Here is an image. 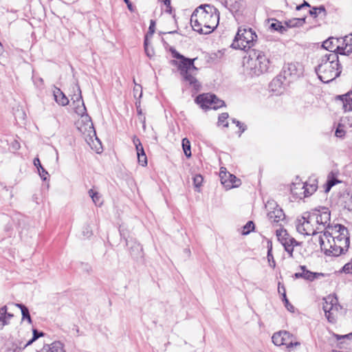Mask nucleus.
Here are the masks:
<instances>
[{"label": "nucleus", "mask_w": 352, "mask_h": 352, "mask_svg": "<svg viewBox=\"0 0 352 352\" xmlns=\"http://www.w3.org/2000/svg\"><path fill=\"white\" fill-rule=\"evenodd\" d=\"M65 352L63 344L60 342H54L51 344L50 347H47L46 352Z\"/></svg>", "instance_id": "33"}, {"label": "nucleus", "mask_w": 352, "mask_h": 352, "mask_svg": "<svg viewBox=\"0 0 352 352\" xmlns=\"http://www.w3.org/2000/svg\"><path fill=\"white\" fill-rule=\"evenodd\" d=\"M272 243L271 241L267 242V260L270 265L274 268L276 265L275 261L274 259V256L272 255Z\"/></svg>", "instance_id": "35"}, {"label": "nucleus", "mask_w": 352, "mask_h": 352, "mask_svg": "<svg viewBox=\"0 0 352 352\" xmlns=\"http://www.w3.org/2000/svg\"><path fill=\"white\" fill-rule=\"evenodd\" d=\"M229 173H227L226 168L224 167H221L220 168L219 177L221 179V184L225 186L226 189H230L234 185L235 182H229L227 179V176Z\"/></svg>", "instance_id": "26"}, {"label": "nucleus", "mask_w": 352, "mask_h": 352, "mask_svg": "<svg viewBox=\"0 0 352 352\" xmlns=\"http://www.w3.org/2000/svg\"><path fill=\"white\" fill-rule=\"evenodd\" d=\"M300 267L302 272H297L294 274L296 278H302L309 281H313L320 276H323V274L322 273L312 272L307 270L304 265H301Z\"/></svg>", "instance_id": "22"}, {"label": "nucleus", "mask_w": 352, "mask_h": 352, "mask_svg": "<svg viewBox=\"0 0 352 352\" xmlns=\"http://www.w3.org/2000/svg\"><path fill=\"white\" fill-rule=\"evenodd\" d=\"M311 215L310 219L315 221V223L317 224V227L321 228L320 232H322L323 230H329L332 226H330V211L327 208H322L319 210H314L311 212H309Z\"/></svg>", "instance_id": "9"}, {"label": "nucleus", "mask_w": 352, "mask_h": 352, "mask_svg": "<svg viewBox=\"0 0 352 352\" xmlns=\"http://www.w3.org/2000/svg\"><path fill=\"white\" fill-rule=\"evenodd\" d=\"M256 38V33L251 28L239 27L231 47L246 51L254 45Z\"/></svg>", "instance_id": "6"}, {"label": "nucleus", "mask_w": 352, "mask_h": 352, "mask_svg": "<svg viewBox=\"0 0 352 352\" xmlns=\"http://www.w3.org/2000/svg\"><path fill=\"white\" fill-rule=\"evenodd\" d=\"M340 43L338 45V52L342 55H349L352 52V34L340 38Z\"/></svg>", "instance_id": "17"}, {"label": "nucleus", "mask_w": 352, "mask_h": 352, "mask_svg": "<svg viewBox=\"0 0 352 352\" xmlns=\"http://www.w3.org/2000/svg\"><path fill=\"white\" fill-rule=\"evenodd\" d=\"M303 65L298 62H293L285 64L283 68V74L285 79L289 78V80H294L303 74Z\"/></svg>", "instance_id": "12"}, {"label": "nucleus", "mask_w": 352, "mask_h": 352, "mask_svg": "<svg viewBox=\"0 0 352 352\" xmlns=\"http://www.w3.org/2000/svg\"><path fill=\"white\" fill-rule=\"evenodd\" d=\"M2 51H3V47H2L1 43H0V54L2 53Z\"/></svg>", "instance_id": "60"}, {"label": "nucleus", "mask_w": 352, "mask_h": 352, "mask_svg": "<svg viewBox=\"0 0 352 352\" xmlns=\"http://www.w3.org/2000/svg\"><path fill=\"white\" fill-rule=\"evenodd\" d=\"M337 182H338V181H336L334 179H331V180H329L328 182H327V190H329L330 188L333 186Z\"/></svg>", "instance_id": "50"}, {"label": "nucleus", "mask_w": 352, "mask_h": 352, "mask_svg": "<svg viewBox=\"0 0 352 352\" xmlns=\"http://www.w3.org/2000/svg\"><path fill=\"white\" fill-rule=\"evenodd\" d=\"M318 78L324 83H329L338 77L342 72L338 55L334 52H327L322 55L316 67Z\"/></svg>", "instance_id": "4"}, {"label": "nucleus", "mask_w": 352, "mask_h": 352, "mask_svg": "<svg viewBox=\"0 0 352 352\" xmlns=\"http://www.w3.org/2000/svg\"><path fill=\"white\" fill-rule=\"evenodd\" d=\"M137 155H138V163L142 166H146L147 165V157H146L145 153L143 154H139Z\"/></svg>", "instance_id": "41"}, {"label": "nucleus", "mask_w": 352, "mask_h": 352, "mask_svg": "<svg viewBox=\"0 0 352 352\" xmlns=\"http://www.w3.org/2000/svg\"><path fill=\"white\" fill-rule=\"evenodd\" d=\"M120 236L125 239V234L124 232V230L121 228V227L120 228Z\"/></svg>", "instance_id": "58"}, {"label": "nucleus", "mask_w": 352, "mask_h": 352, "mask_svg": "<svg viewBox=\"0 0 352 352\" xmlns=\"http://www.w3.org/2000/svg\"><path fill=\"white\" fill-rule=\"evenodd\" d=\"M34 165L37 168L40 177L43 180L45 181L47 179V176L48 175V173L42 166L38 158H34Z\"/></svg>", "instance_id": "30"}, {"label": "nucleus", "mask_w": 352, "mask_h": 352, "mask_svg": "<svg viewBox=\"0 0 352 352\" xmlns=\"http://www.w3.org/2000/svg\"><path fill=\"white\" fill-rule=\"evenodd\" d=\"M273 22L270 24V28L274 31L278 32L279 33L283 34L287 31L285 25H283L282 23L277 19H272Z\"/></svg>", "instance_id": "29"}, {"label": "nucleus", "mask_w": 352, "mask_h": 352, "mask_svg": "<svg viewBox=\"0 0 352 352\" xmlns=\"http://www.w3.org/2000/svg\"><path fill=\"white\" fill-rule=\"evenodd\" d=\"M266 208H273V210L267 212V217L272 222L278 223L285 219V214L283 210L276 205L274 201H267L265 205Z\"/></svg>", "instance_id": "15"}, {"label": "nucleus", "mask_w": 352, "mask_h": 352, "mask_svg": "<svg viewBox=\"0 0 352 352\" xmlns=\"http://www.w3.org/2000/svg\"><path fill=\"white\" fill-rule=\"evenodd\" d=\"M336 102L344 111H352V91L336 97Z\"/></svg>", "instance_id": "19"}, {"label": "nucleus", "mask_w": 352, "mask_h": 352, "mask_svg": "<svg viewBox=\"0 0 352 352\" xmlns=\"http://www.w3.org/2000/svg\"><path fill=\"white\" fill-rule=\"evenodd\" d=\"M270 61L263 52L254 51L250 54L246 63V67L252 76H260L267 72Z\"/></svg>", "instance_id": "5"}, {"label": "nucleus", "mask_w": 352, "mask_h": 352, "mask_svg": "<svg viewBox=\"0 0 352 352\" xmlns=\"http://www.w3.org/2000/svg\"><path fill=\"white\" fill-rule=\"evenodd\" d=\"M16 306L19 307L21 311L22 320H27L29 324H32V320L30 314L29 309L23 304H16Z\"/></svg>", "instance_id": "31"}, {"label": "nucleus", "mask_w": 352, "mask_h": 352, "mask_svg": "<svg viewBox=\"0 0 352 352\" xmlns=\"http://www.w3.org/2000/svg\"><path fill=\"white\" fill-rule=\"evenodd\" d=\"M276 233L278 240L283 245L285 250L291 257H293L294 248L299 245L298 242L283 228L276 230Z\"/></svg>", "instance_id": "11"}, {"label": "nucleus", "mask_w": 352, "mask_h": 352, "mask_svg": "<svg viewBox=\"0 0 352 352\" xmlns=\"http://www.w3.org/2000/svg\"><path fill=\"white\" fill-rule=\"evenodd\" d=\"M305 23V17L294 18L285 21V27L287 28L302 26Z\"/></svg>", "instance_id": "28"}, {"label": "nucleus", "mask_w": 352, "mask_h": 352, "mask_svg": "<svg viewBox=\"0 0 352 352\" xmlns=\"http://www.w3.org/2000/svg\"><path fill=\"white\" fill-rule=\"evenodd\" d=\"M232 122L234 123L240 129L239 135L241 136V135L246 130V126L236 119H233Z\"/></svg>", "instance_id": "45"}, {"label": "nucleus", "mask_w": 352, "mask_h": 352, "mask_svg": "<svg viewBox=\"0 0 352 352\" xmlns=\"http://www.w3.org/2000/svg\"><path fill=\"white\" fill-rule=\"evenodd\" d=\"M273 343L276 346L285 345L287 348H291L294 346H299L298 342H293L292 336L286 331H282L274 333L272 337Z\"/></svg>", "instance_id": "13"}, {"label": "nucleus", "mask_w": 352, "mask_h": 352, "mask_svg": "<svg viewBox=\"0 0 352 352\" xmlns=\"http://www.w3.org/2000/svg\"><path fill=\"white\" fill-rule=\"evenodd\" d=\"M310 8V5L309 3H307V1H304L303 3L300 4V5H298L296 6V10H302V8Z\"/></svg>", "instance_id": "47"}, {"label": "nucleus", "mask_w": 352, "mask_h": 352, "mask_svg": "<svg viewBox=\"0 0 352 352\" xmlns=\"http://www.w3.org/2000/svg\"><path fill=\"white\" fill-rule=\"evenodd\" d=\"M46 349H47L43 348V349L41 351V352H46ZM48 352H50V351H48Z\"/></svg>", "instance_id": "62"}, {"label": "nucleus", "mask_w": 352, "mask_h": 352, "mask_svg": "<svg viewBox=\"0 0 352 352\" xmlns=\"http://www.w3.org/2000/svg\"><path fill=\"white\" fill-rule=\"evenodd\" d=\"M182 148H183L184 153L185 155L188 158L190 157L192 154H191V151H190V141L188 140V139L185 138L182 140Z\"/></svg>", "instance_id": "34"}, {"label": "nucleus", "mask_w": 352, "mask_h": 352, "mask_svg": "<svg viewBox=\"0 0 352 352\" xmlns=\"http://www.w3.org/2000/svg\"><path fill=\"white\" fill-rule=\"evenodd\" d=\"M53 92H54V99L57 103H58L59 104H60L62 106H65V105L68 104V103H69L68 98L65 96V95L63 94V92L59 88L54 87Z\"/></svg>", "instance_id": "25"}, {"label": "nucleus", "mask_w": 352, "mask_h": 352, "mask_svg": "<svg viewBox=\"0 0 352 352\" xmlns=\"http://www.w3.org/2000/svg\"><path fill=\"white\" fill-rule=\"evenodd\" d=\"M125 3L127 5V7L129 8V10L132 11L133 10V8H132V4L130 2L129 0H123Z\"/></svg>", "instance_id": "54"}, {"label": "nucleus", "mask_w": 352, "mask_h": 352, "mask_svg": "<svg viewBox=\"0 0 352 352\" xmlns=\"http://www.w3.org/2000/svg\"><path fill=\"white\" fill-rule=\"evenodd\" d=\"M340 39L334 37H330L322 43V47L329 51V52H334L337 54L338 52L337 46L340 45Z\"/></svg>", "instance_id": "23"}, {"label": "nucleus", "mask_w": 352, "mask_h": 352, "mask_svg": "<svg viewBox=\"0 0 352 352\" xmlns=\"http://www.w3.org/2000/svg\"><path fill=\"white\" fill-rule=\"evenodd\" d=\"M133 143L134 144L135 146H136L137 145L140 146V144H142L140 139L138 138L136 136H133Z\"/></svg>", "instance_id": "52"}, {"label": "nucleus", "mask_w": 352, "mask_h": 352, "mask_svg": "<svg viewBox=\"0 0 352 352\" xmlns=\"http://www.w3.org/2000/svg\"><path fill=\"white\" fill-rule=\"evenodd\" d=\"M126 244L129 248V252L131 256L138 259L143 257V249L141 245L135 239H131L130 240L125 239Z\"/></svg>", "instance_id": "18"}, {"label": "nucleus", "mask_w": 352, "mask_h": 352, "mask_svg": "<svg viewBox=\"0 0 352 352\" xmlns=\"http://www.w3.org/2000/svg\"><path fill=\"white\" fill-rule=\"evenodd\" d=\"M298 186H301L300 190L302 192H297L296 190L298 188L296 185H294L292 188V192L300 198H302V197H307L311 195L317 189V185L315 184H309L307 183H299Z\"/></svg>", "instance_id": "16"}, {"label": "nucleus", "mask_w": 352, "mask_h": 352, "mask_svg": "<svg viewBox=\"0 0 352 352\" xmlns=\"http://www.w3.org/2000/svg\"><path fill=\"white\" fill-rule=\"evenodd\" d=\"M214 95L210 94H204L199 95L195 102L199 104L203 109H211L212 104V100H214Z\"/></svg>", "instance_id": "21"}, {"label": "nucleus", "mask_w": 352, "mask_h": 352, "mask_svg": "<svg viewBox=\"0 0 352 352\" xmlns=\"http://www.w3.org/2000/svg\"><path fill=\"white\" fill-rule=\"evenodd\" d=\"M285 307L287 308V309L291 312H294V307L292 305H291L289 302L288 300H286L285 302Z\"/></svg>", "instance_id": "48"}, {"label": "nucleus", "mask_w": 352, "mask_h": 352, "mask_svg": "<svg viewBox=\"0 0 352 352\" xmlns=\"http://www.w3.org/2000/svg\"><path fill=\"white\" fill-rule=\"evenodd\" d=\"M227 179L228 181H230L232 182H235L234 184L236 185L233 186L232 188H235V187H238L240 184H241V181L239 179L236 178V176H234V175H232L230 173H228V176H227Z\"/></svg>", "instance_id": "40"}, {"label": "nucleus", "mask_w": 352, "mask_h": 352, "mask_svg": "<svg viewBox=\"0 0 352 352\" xmlns=\"http://www.w3.org/2000/svg\"><path fill=\"white\" fill-rule=\"evenodd\" d=\"M282 288H283V301L284 302H285L286 300H288V299L287 298V296H286L285 287L283 286H282Z\"/></svg>", "instance_id": "55"}, {"label": "nucleus", "mask_w": 352, "mask_h": 352, "mask_svg": "<svg viewBox=\"0 0 352 352\" xmlns=\"http://www.w3.org/2000/svg\"><path fill=\"white\" fill-rule=\"evenodd\" d=\"M85 120L87 121L86 124L83 126L80 125L78 126V129L85 135V139L86 142L89 144V146L93 148L91 144H93L96 148L97 153H100L99 148H96V146L94 144V140L96 141L97 143H100L98 138L96 136V131L94 129L93 123L91 120V118L87 115L85 116Z\"/></svg>", "instance_id": "10"}, {"label": "nucleus", "mask_w": 352, "mask_h": 352, "mask_svg": "<svg viewBox=\"0 0 352 352\" xmlns=\"http://www.w3.org/2000/svg\"><path fill=\"white\" fill-rule=\"evenodd\" d=\"M83 233H84V235L89 236V235H91V232L89 231V228H86V230L83 231Z\"/></svg>", "instance_id": "56"}, {"label": "nucleus", "mask_w": 352, "mask_h": 352, "mask_svg": "<svg viewBox=\"0 0 352 352\" xmlns=\"http://www.w3.org/2000/svg\"><path fill=\"white\" fill-rule=\"evenodd\" d=\"M311 215L306 212L298 219L296 222L297 231L304 235L315 236L317 233H321V228L315 226V221L310 219Z\"/></svg>", "instance_id": "8"}, {"label": "nucleus", "mask_w": 352, "mask_h": 352, "mask_svg": "<svg viewBox=\"0 0 352 352\" xmlns=\"http://www.w3.org/2000/svg\"><path fill=\"white\" fill-rule=\"evenodd\" d=\"M137 111L138 114H142V109L137 107Z\"/></svg>", "instance_id": "59"}, {"label": "nucleus", "mask_w": 352, "mask_h": 352, "mask_svg": "<svg viewBox=\"0 0 352 352\" xmlns=\"http://www.w3.org/2000/svg\"><path fill=\"white\" fill-rule=\"evenodd\" d=\"M278 292H279V293L283 292V288H282V287H280V285L278 286Z\"/></svg>", "instance_id": "61"}, {"label": "nucleus", "mask_w": 352, "mask_h": 352, "mask_svg": "<svg viewBox=\"0 0 352 352\" xmlns=\"http://www.w3.org/2000/svg\"><path fill=\"white\" fill-rule=\"evenodd\" d=\"M228 118V113H222L219 115L218 118V124L219 125H223L225 127L228 126V122L226 121V120Z\"/></svg>", "instance_id": "38"}, {"label": "nucleus", "mask_w": 352, "mask_h": 352, "mask_svg": "<svg viewBox=\"0 0 352 352\" xmlns=\"http://www.w3.org/2000/svg\"><path fill=\"white\" fill-rule=\"evenodd\" d=\"M135 149L137 151V155L143 154L145 153L142 144H140V146L137 145L135 146Z\"/></svg>", "instance_id": "49"}, {"label": "nucleus", "mask_w": 352, "mask_h": 352, "mask_svg": "<svg viewBox=\"0 0 352 352\" xmlns=\"http://www.w3.org/2000/svg\"><path fill=\"white\" fill-rule=\"evenodd\" d=\"M76 91L78 94H74L72 97V100L73 101L74 108L75 110V112L82 117L84 116V115L86 113V107L85 106L82 95H81V90L80 89V87L76 85Z\"/></svg>", "instance_id": "14"}, {"label": "nucleus", "mask_w": 352, "mask_h": 352, "mask_svg": "<svg viewBox=\"0 0 352 352\" xmlns=\"http://www.w3.org/2000/svg\"><path fill=\"white\" fill-rule=\"evenodd\" d=\"M299 183H300V182H298V183H296V184H293V185H292V186L291 189L294 187V185H296V186L298 187V188H297L296 190L297 192H302V191H301V190H300V187H301V186H298V184H299Z\"/></svg>", "instance_id": "57"}, {"label": "nucleus", "mask_w": 352, "mask_h": 352, "mask_svg": "<svg viewBox=\"0 0 352 352\" xmlns=\"http://www.w3.org/2000/svg\"><path fill=\"white\" fill-rule=\"evenodd\" d=\"M44 336V333L42 331H38L36 329H32V336L30 339L27 340L25 342L24 340H21L19 342L17 348L13 350V352H19L21 349H24L28 346L32 344L34 342H35L38 338Z\"/></svg>", "instance_id": "20"}, {"label": "nucleus", "mask_w": 352, "mask_h": 352, "mask_svg": "<svg viewBox=\"0 0 352 352\" xmlns=\"http://www.w3.org/2000/svg\"><path fill=\"white\" fill-rule=\"evenodd\" d=\"M173 57L177 60H172V65L176 66L182 76L183 82L198 91L201 85L196 78L198 68L195 65V58H186L179 54L176 50L170 49Z\"/></svg>", "instance_id": "3"}, {"label": "nucleus", "mask_w": 352, "mask_h": 352, "mask_svg": "<svg viewBox=\"0 0 352 352\" xmlns=\"http://www.w3.org/2000/svg\"><path fill=\"white\" fill-rule=\"evenodd\" d=\"M225 105L224 101L219 100L214 95V100H212V104L211 106V109H217Z\"/></svg>", "instance_id": "39"}, {"label": "nucleus", "mask_w": 352, "mask_h": 352, "mask_svg": "<svg viewBox=\"0 0 352 352\" xmlns=\"http://www.w3.org/2000/svg\"><path fill=\"white\" fill-rule=\"evenodd\" d=\"M308 12L311 16L316 18L318 14L321 12H324L325 14L326 10L323 6H320L319 7H313L311 9L308 10Z\"/></svg>", "instance_id": "36"}, {"label": "nucleus", "mask_w": 352, "mask_h": 352, "mask_svg": "<svg viewBox=\"0 0 352 352\" xmlns=\"http://www.w3.org/2000/svg\"><path fill=\"white\" fill-rule=\"evenodd\" d=\"M144 45V50H145V52H146V55L148 57H152L154 53H153V50L152 49L150 50L148 48V35H146V37H145Z\"/></svg>", "instance_id": "42"}, {"label": "nucleus", "mask_w": 352, "mask_h": 352, "mask_svg": "<svg viewBox=\"0 0 352 352\" xmlns=\"http://www.w3.org/2000/svg\"><path fill=\"white\" fill-rule=\"evenodd\" d=\"M280 84H281V82L279 78H275L272 80V82H271V86H273V85H280Z\"/></svg>", "instance_id": "53"}, {"label": "nucleus", "mask_w": 352, "mask_h": 352, "mask_svg": "<svg viewBox=\"0 0 352 352\" xmlns=\"http://www.w3.org/2000/svg\"><path fill=\"white\" fill-rule=\"evenodd\" d=\"M224 6L230 12H236L240 9L241 6V0H225Z\"/></svg>", "instance_id": "27"}, {"label": "nucleus", "mask_w": 352, "mask_h": 352, "mask_svg": "<svg viewBox=\"0 0 352 352\" xmlns=\"http://www.w3.org/2000/svg\"><path fill=\"white\" fill-rule=\"evenodd\" d=\"M322 309L328 321L334 323L338 318L342 307L339 305L336 296L329 295L323 298Z\"/></svg>", "instance_id": "7"}, {"label": "nucleus", "mask_w": 352, "mask_h": 352, "mask_svg": "<svg viewBox=\"0 0 352 352\" xmlns=\"http://www.w3.org/2000/svg\"><path fill=\"white\" fill-rule=\"evenodd\" d=\"M219 12L213 6L201 5L191 15L190 23L193 30L200 34H208L218 25Z\"/></svg>", "instance_id": "2"}, {"label": "nucleus", "mask_w": 352, "mask_h": 352, "mask_svg": "<svg viewBox=\"0 0 352 352\" xmlns=\"http://www.w3.org/2000/svg\"><path fill=\"white\" fill-rule=\"evenodd\" d=\"M155 22L153 20H151L150 25H149V28H148V34L146 35L148 36V34H150L151 36H152L153 34L155 32Z\"/></svg>", "instance_id": "46"}, {"label": "nucleus", "mask_w": 352, "mask_h": 352, "mask_svg": "<svg viewBox=\"0 0 352 352\" xmlns=\"http://www.w3.org/2000/svg\"><path fill=\"white\" fill-rule=\"evenodd\" d=\"M333 335L334 337H336L337 338L338 340H340L342 338H349V337L352 336V333H349V334L344 335V336H340V335H338L336 333H333Z\"/></svg>", "instance_id": "51"}, {"label": "nucleus", "mask_w": 352, "mask_h": 352, "mask_svg": "<svg viewBox=\"0 0 352 352\" xmlns=\"http://www.w3.org/2000/svg\"><path fill=\"white\" fill-rule=\"evenodd\" d=\"M254 229V224L252 221H248L243 227L242 230L243 235H247Z\"/></svg>", "instance_id": "37"}, {"label": "nucleus", "mask_w": 352, "mask_h": 352, "mask_svg": "<svg viewBox=\"0 0 352 352\" xmlns=\"http://www.w3.org/2000/svg\"><path fill=\"white\" fill-rule=\"evenodd\" d=\"M203 177L201 175H196L193 177V183L196 188H199L203 182Z\"/></svg>", "instance_id": "44"}, {"label": "nucleus", "mask_w": 352, "mask_h": 352, "mask_svg": "<svg viewBox=\"0 0 352 352\" xmlns=\"http://www.w3.org/2000/svg\"><path fill=\"white\" fill-rule=\"evenodd\" d=\"M88 194H89V197L91 198L93 202L96 206H100L102 204V201L101 199V195L98 192L94 190V189H90L88 191Z\"/></svg>", "instance_id": "32"}, {"label": "nucleus", "mask_w": 352, "mask_h": 352, "mask_svg": "<svg viewBox=\"0 0 352 352\" xmlns=\"http://www.w3.org/2000/svg\"><path fill=\"white\" fill-rule=\"evenodd\" d=\"M335 135L336 137L342 138L345 135V131L344 129V126L342 124H339L336 130Z\"/></svg>", "instance_id": "43"}, {"label": "nucleus", "mask_w": 352, "mask_h": 352, "mask_svg": "<svg viewBox=\"0 0 352 352\" xmlns=\"http://www.w3.org/2000/svg\"><path fill=\"white\" fill-rule=\"evenodd\" d=\"M318 236L322 251L327 256H338L344 254L349 247V236L346 228L336 224Z\"/></svg>", "instance_id": "1"}, {"label": "nucleus", "mask_w": 352, "mask_h": 352, "mask_svg": "<svg viewBox=\"0 0 352 352\" xmlns=\"http://www.w3.org/2000/svg\"><path fill=\"white\" fill-rule=\"evenodd\" d=\"M13 317V314L8 313L6 305L0 308V329L9 324V320Z\"/></svg>", "instance_id": "24"}]
</instances>
